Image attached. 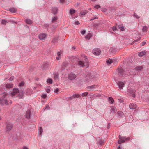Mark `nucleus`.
I'll return each mask as SVG.
<instances>
[{"mask_svg":"<svg viewBox=\"0 0 149 149\" xmlns=\"http://www.w3.org/2000/svg\"><path fill=\"white\" fill-rule=\"evenodd\" d=\"M8 94L4 92L3 93L2 97L0 98V104L1 105H9L12 104L11 100L8 98Z\"/></svg>","mask_w":149,"mask_h":149,"instance_id":"1","label":"nucleus"},{"mask_svg":"<svg viewBox=\"0 0 149 149\" xmlns=\"http://www.w3.org/2000/svg\"><path fill=\"white\" fill-rule=\"evenodd\" d=\"M96 73L93 71L89 72L86 74V80L87 82H89L91 79L95 78V77Z\"/></svg>","mask_w":149,"mask_h":149,"instance_id":"2","label":"nucleus"},{"mask_svg":"<svg viewBox=\"0 0 149 149\" xmlns=\"http://www.w3.org/2000/svg\"><path fill=\"white\" fill-rule=\"evenodd\" d=\"M117 73L119 76L121 77L123 76V74L125 73V70H124L122 67H119L118 69Z\"/></svg>","mask_w":149,"mask_h":149,"instance_id":"3","label":"nucleus"},{"mask_svg":"<svg viewBox=\"0 0 149 149\" xmlns=\"http://www.w3.org/2000/svg\"><path fill=\"white\" fill-rule=\"evenodd\" d=\"M76 77V75L72 72L69 74L68 75V79L71 81L75 79Z\"/></svg>","mask_w":149,"mask_h":149,"instance_id":"4","label":"nucleus"},{"mask_svg":"<svg viewBox=\"0 0 149 149\" xmlns=\"http://www.w3.org/2000/svg\"><path fill=\"white\" fill-rule=\"evenodd\" d=\"M13 125L10 123H7V125L6 126V130L7 132L11 130L13 128Z\"/></svg>","mask_w":149,"mask_h":149,"instance_id":"5","label":"nucleus"},{"mask_svg":"<svg viewBox=\"0 0 149 149\" xmlns=\"http://www.w3.org/2000/svg\"><path fill=\"white\" fill-rule=\"evenodd\" d=\"M101 50L99 48H97L93 50V54L96 55H99L101 53Z\"/></svg>","mask_w":149,"mask_h":149,"instance_id":"6","label":"nucleus"},{"mask_svg":"<svg viewBox=\"0 0 149 149\" xmlns=\"http://www.w3.org/2000/svg\"><path fill=\"white\" fill-rule=\"evenodd\" d=\"M111 113L113 115H114L117 111L116 108L113 106H111L110 107Z\"/></svg>","mask_w":149,"mask_h":149,"instance_id":"7","label":"nucleus"},{"mask_svg":"<svg viewBox=\"0 0 149 149\" xmlns=\"http://www.w3.org/2000/svg\"><path fill=\"white\" fill-rule=\"evenodd\" d=\"M118 138L119 139L118 140V144H120L122 143L125 142V141L124 139V137H123L120 135H119L118 136Z\"/></svg>","mask_w":149,"mask_h":149,"instance_id":"8","label":"nucleus"},{"mask_svg":"<svg viewBox=\"0 0 149 149\" xmlns=\"http://www.w3.org/2000/svg\"><path fill=\"white\" fill-rule=\"evenodd\" d=\"M128 90L129 95H130V96H132L133 97H135V92L132 89H128Z\"/></svg>","mask_w":149,"mask_h":149,"instance_id":"9","label":"nucleus"},{"mask_svg":"<svg viewBox=\"0 0 149 149\" xmlns=\"http://www.w3.org/2000/svg\"><path fill=\"white\" fill-rule=\"evenodd\" d=\"M98 86L97 85H93L92 86H88L86 88L91 90H94L95 88L98 87Z\"/></svg>","mask_w":149,"mask_h":149,"instance_id":"10","label":"nucleus"},{"mask_svg":"<svg viewBox=\"0 0 149 149\" xmlns=\"http://www.w3.org/2000/svg\"><path fill=\"white\" fill-rule=\"evenodd\" d=\"M31 114V111L30 110H27L25 115V117L27 119H29L30 118Z\"/></svg>","mask_w":149,"mask_h":149,"instance_id":"11","label":"nucleus"},{"mask_svg":"<svg viewBox=\"0 0 149 149\" xmlns=\"http://www.w3.org/2000/svg\"><path fill=\"white\" fill-rule=\"evenodd\" d=\"M46 36V34L43 33L40 34L38 36V38L39 39L41 40H44Z\"/></svg>","mask_w":149,"mask_h":149,"instance_id":"12","label":"nucleus"},{"mask_svg":"<svg viewBox=\"0 0 149 149\" xmlns=\"http://www.w3.org/2000/svg\"><path fill=\"white\" fill-rule=\"evenodd\" d=\"M58 9L57 7H52V12L54 14H56L57 13Z\"/></svg>","mask_w":149,"mask_h":149,"instance_id":"13","label":"nucleus"},{"mask_svg":"<svg viewBox=\"0 0 149 149\" xmlns=\"http://www.w3.org/2000/svg\"><path fill=\"white\" fill-rule=\"evenodd\" d=\"M68 64V63L67 61L63 62L61 65L62 69H64L65 68V67Z\"/></svg>","mask_w":149,"mask_h":149,"instance_id":"14","label":"nucleus"},{"mask_svg":"<svg viewBox=\"0 0 149 149\" xmlns=\"http://www.w3.org/2000/svg\"><path fill=\"white\" fill-rule=\"evenodd\" d=\"M19 92V90L17 89L14 90L13 92H11V95L12 96L16 95V94H17Z\"/></svg>","mask_w":149,"mask_h":149,"instance_id":"15","label":"nucleus"},{"mask_svg":"<svg viewBox=\"0 0 149 149\" xmlns=\"http://www.w3.org/2000/svg\"><path fill=\"white\" fill-rule=\"evenodd\" d=\"M136 107V106L134 104L131 103L129 105V108L132 109H135Z\"/></svg>","mask_w":149,"mask_h":149,"instance_id":"16","label":"nucleus"},{"mask_svg":"<svg viewBox=\"0 0 149 149\" xmlns=\"http://www.w3.org/2000/svg\"><path fill=\"white\" fill-rule=\"evenodd\" d=\"M118 85L119 88L120 89H122L124 85V84L123 82H119L118 84Z\"/></svg>","mask_w":149,"mask_h":149,"instance_id":"17","label":"nucleus"},{"mask_svg":"<svg viewBox=\"0 0 149 149\" xmlns=\"http://www.w3.org/2000/svg\"><path fill=\"white\" fill-rule=\"evenodd\" d=\"M8 10L9 11L13 13H16L17 11V9L14 7L10 8L8 9Z\"/></svg>","mask_w":149,"mask_h":149,"instance_id":"18","label":"nucleus"},{"mask_svg":"<svg viewBox=\"0 0 149 149\" xmlns=\"http://www.w3.org/2000/svg\"><path fill=\"white\" fill-rule=\"evenodd\" d=\"M49 67V65L48 63H45L43 64V68L45 70L48 69Z\"/></svg>","mask_w":149,"mask_h":149,"instance_id":"19","label":"nucleus"},{"mask_svg":"<svg viewBox=\"0 0 149 149\" xmlns=\"http://www.w3.org/2000/svg\"><path fill=\"white\" fill-rule=\"evenodd\" d=\"M58 36H55L52 41V42L55 43L58 42Z\"/></svg>","mask_w":149,"mask_h":149,"instance_id":"20","label":"nucleus"},{"mask_svg":"<svg viewBox=\"0 0 149 149\" xmlns=\"http://www.w3.org/2000/svg\"><path fill=\"white\" fill-rule=\"evenodd\" d=\"M18 93V96L19 98H22L23 97L24 94V92L23 91H21L19 92Z\"/></svg>","mask_w":149,"mask_h":149,"instance_id":"21","label":"nucleus"},{"mask_svg":"<svg viewBox=\"0 0 149 149\" xmlns=\"http://www.w3.org/2000/svg\"><path fill=\"white\" fill-rule=\"evenodd\" d=\"M117 114L118 115V117L119 118H121L123 117L124 115V113L121 111H118L117 113Z\"/></svg>","mask_w":149,"mask_h":149,"instance_id":"22","label":"nucleus"},{"mask_svg":"<svg viewBox=\"0 0 149 149\" xmlns=\"http://www.w3.org/2000/svg\"><path fill=\"white\" fill-rule=\"evenodd\" d=\"M32 90L27 89L25 91L26 94L28 95H29L32 93Z\"/></svg>","mask_w":149,"mask_h":149,"instance_id":"23","label":"nucleus"},{"mask_svg":"<svg viewBox=\"0 0 149 149\" xmlns=\"http://www.w3.org/2000/svg\"><path fill=\"white\" fill-rule=\"evenodd\" d=\"M5 86L7 88H12L13 87V84H9L7 83L6 84Z\"/></svg>","mask_w":149,"mask_h":149,"instance_id":"24","label":"nucleus"},{"mask_svg":"<svg viewBox=\"0 0 149 149\" xmlns=\"http://www.w3.org/2000/svg\"><path fill=\"white\" fill-rule=\"evenodd\" d=\"M143 68V67L142 66H139L136 67L135 68V70H136L138 71H139L141 70Z\"/></svg>","mask_w":149,"mask_h":149,"instance_id":"25","label":"nucleus"},{"mask_svg":"<svg viewBox=\"0 0 149 149\" xmlns=\"http://www.w3.org/2000/svg\"><path fill=\"white\" fill-rule=\"evenodd\" d=\"M25 22L28 24H31L32 23V21L29 19H27L25 20Z\"/></svg>","mask_w":149,"mask_h":149,"instance_id":"26","label":"nucleus"},{"mask_svg":"<svg viewBox=\"0 0 149 149\" xmlns=\"http://www.w3.org/2000/svg\"><path fill=\"white\" fill-rule=\"evenodd\" d=\"M108 100L109 103L111 104H113L114 101V100L112 97H109L108 98Z\"/></svg>","mask_w":149,"mask_h":149,"instance_id":"27","label":"nucleus"},{"mask_svg":"<svg viewBox=\"0 0 149 149\" xmlns=\"http://www.w3.org/2000/svg\"><path fill=\"white\" fill-rule=\"evenodd\" d=\"M78 64L79 65L82 67H84L85 66L84 63L81 61H79Z\"/></svg>","mask_w":149,"mask_h":149,"instance_id":"28","label":"nucleus"},{"mask_svg":"<svg viewBox=\"0 0 149 149\" xmlns=\"http://www.w3.org/2000/svg\"><path fill=\"white\" fill-rule=\"evenodd\" d=\"M88 13V11L86 10H84L81 11L80 13V14L83 15H84Z\"/></svg>","mask_w":149,"mask_h":149,"instance_id":"29","label":"nucleus"},{"mask_svg":"<svg viewBox=\"0 0 149 149\" xmlns=\"http://www.w3.org/2000/svg\"><path fill=\"white\" fill-rule=\"evenodd\" d=\"M58 19V17L57 16H55L52 19V22L53 23L55 22Z\"/></svg>","mask_w":149,"mask_h":149,"instance_id":"30","label":"nucleus"},{"mask_svg":"<svg viewBox=\"0 0 149 149\" xmlns=\"http://www.w3.org/2000/svg\"><path fill=\"white\" fill-rule=\"evenodd\" d=\"M146 53L145 51H142L139 52L138 54V56L140 57H141L145 55Z\"/></svg>","mask_w":149,"mask_h":149,"instance_id":"31","label":"nucleus"},{"mask_svg":"<svg viewBox=\"0 0 149 149\" xmlns=\"http://www.w3.org/2000/svg\"><path fill=\"white\" fill-rule=\"evenodd\" d=\"M92 36V35L91 33H88L85 37L86 39H89Z\"/></svg>","mask_w":149,"mask_h":149,"instance_id":"32","label":"nucleus"},{"mask_svg":"<svg viewBox=\"0 0 149 149\" xmlns=\"http://www.w3.org/2000/svg\"><path fill=\"white\" fill-rule=\"evenodd\" d=\"M81 56L82 57L84 58V60L85 61L87 62V63H88V60L86 56L84 54H82Z\"/></svg>","mask_w":149,"mask_h":149,"instance_id":"33","label":"nucleus"},{"mask_svg":"<svg viewBox=\"0 0 149 149\" xmlns=\"http://www.w3.org/2000/svg\"><path fill=\"white\" fill-rule=\"evenodd\" d=\"M113 62V61L111 59H109L106 61V63L108 65L111 64Z\"/></svg>","mask_w":149,"mask_h":149,"instance_id":"34","label":"nucleus"},{"mask_svg":"<svg viewBox=\"0 0 149 149\" xmlns=\"http://www.w3.org/2000/svg\"><path fill=\"white\" fill-rule=\"evenodd\" d=\"M75 12V10L73 9L72 8H71L70 9V14L72 15Z\"/></svg>","mask_w":149,"mask_h":149,"instance_id":"35","label":"nucleus"},{"mask_svg":"<svg viewBox=\"0 0 149 149\" xmlns=\"http://www.w3.org/2000/svg\"><path fill=\"white\" fill-rule=\"evenodd\" d=\"M148 27L146 26H143L142 29V31L144 32H146L147 31Z\"/></svg>","mask_w":149,"mask_h":149,"instance_id":"36","label":"nucleus"},{"mask_svg":"<svg viewBox=\"0 0 149 149\" xmlns=\"http://www.w3.org/2000/svg\"><path fill=\"white\" fill-rule=\"evenodd\" d=\"M8 22L7 21L5 20V19H3L2 20L1 22V24H2L5 25L6 24V23H7Z\"/></svg>","mask_w":149,"mask_h":149,"instance_id":"37","label":"nucleus"},{"mask_svg":"<svg viewBox=\"0 0 149 149\" xmlns=\"http://www.w3.org/2000/svg\"><path fill=\"white\" fill-rule=\"evenodd\" d=\"M73 96L74 97V98L75 97H80L81 98V97L80 95L79 94H75L74 95H73Z\"/></svg>","mask_w":149,"mask_h":149,"instance_id":"38","label":"nucleus"},{"mask_svg":"<svg viewBox=\"0 0 149 149\" xmlns=\"http://www.w3.org/2000/svg\"><path fill=\"white\" fill-rule=\"evenodd\" d=\"M40 136H41V134L43 132V129L42 127H40L39 128Z\"/></svg>","mask_w":149,"mask_h":149,"instance_id":"39","label":"nucleus"},{"mask_svg":"<svg viewBox=\"0 0 149 149\" xmlns=\"http://www.w3.org/2000/svg\"><path fill=\"white\" fill-rule=\"evenodd\" d=\"M24 83L23 81H22L21 83L19 84L18 86L19 87H21L24 86Z\"/></svg>","mask_w":149,"mask_h":149,"instance_id":"40","label":"nucleus"},{"mask_svg":"<svg viewBox=\"0 0 149 149\" xmlns=\"http://www.w3.org/2000/svg\"><path fill=\"white\" fill-rule=\"evenodd\" d=\"M88 93V92H85L83 93L81 95V96L82 97H85L87 96Z\"/></svg>","mask_w":149,"mask_h":149,"instance_id":"41","label":"nucleus"},{"mask_svg":"<svg viewBox=\"0 0 149 149\" xmlns=\"http://www.w3.org/2000/svg\"><path fill=\"white\" fill-rule=\"evenodd\" d=\"M47 82L49 84H52V80L51 79L49 78L47 79Z\"/></svg>","mask_w":149,"mask_h":149,"instance_id":"42","label":"nucleus"},{"mask_svg":"<svg viewBox=\"0 0 149 149\" xmlns=\"http://www.w3.org/2000/svg\"><path fill=\"white\" fill-rule=\"evenodd\" d=\"M110 51L111 52L114 53L115 52V49L113 47H111L110 49Z\"/></svg>","mask_w":149,"mask_h":149,"instance_id":"43","label":"nucleus"},{"mask_svg":"<svg viewBox=\"0 0 149 149\" xmlns=\"http://www.w3.org/2000/svg\"><path fill=\"white\" fill-rule=\"evenodd\" d=\"M112 29L114 31H117V29L116 26H113L112 27Z\"/></svg>","mask_w":149,"mask_h":149,"instance_id":"44","label":"nucleus"},{"mask_svg":"<svg viewBox=\"0 0 149 149\" xmlns=\"http://www.w3.org/2000/svg\"><path fill=\"white\" fill-rule=\"evenodd\" d=\"M130 139V137H128L126 138V137H124V139L125 141H128Z\"/></svg>","mask_w":149,"mask_h":149,"instance_id":"45","label":"nucleus"},{"mask_svg":"<svg viewBox=\"0 0 149 149\" xmlns=\"http://www.w3.org/2000/svg\"><path fill=\"white\" fill-rule=\"evenodd\" d=\"M130 139V137H128L126 138V137H124V139L125 141H128Z\"/></svg>","mask_w":149,"mask_h":149,"instance_id":"46","label":"nucleus"},{"mask_svg":"<svg viewBox=\"0 0 149 149\" xmlns=\"http://www.w3.org/2000/svg\"><path fill=\"white\" fill-rule=\"evenodd\" d=\"M99 144L100 145L103 144L104 143V141L103 140H100L99 142Z\"/></svg>","mask_w":149,"mask_h":149,"instance_id":"47","label":"nucleus"},{"mask_svg":"<svg viewBox=\"0 0 149 149\" xmlns=\"http://www.w3.org/2000/svg\"><path fill=\"white\" fill-rule=\"evenodd\" d=\"M98 26V24H93V27L94 28L97 29V27Z\"/></svg>","mask_w":149,"mask_h":149,"instance_id":"48","label":"nucleus"},{"mask_svg":"<svg viewBox=\"0 0 149 149\" xmlns=\"http://www.w3.org/2000/svg\"><path fill=\"white\" fill-rule=\"evenodd\" d=\"M101 6L98 5H96L94 6V8L96 9H98L99 8H100Z\"/></svg>","mask_w":149,"mask_h":149,"instance_id":"49","label":"nucleus"},{"mask_svg":"<svg viewBox=\"0 0 149 149\" xmlns=\"http://www.w3.org/2000/svg\"><path fill=\"white\" fill-rule=\"evenodd\" d=\"M86 32V31L85 30H83L81 31V33L82 35L84 34Z\"/></svg>","mask_w":149,"mask_h":149,"instance_id":"50","label":"nucleus"},{"mask_svg":"<svg viewBox=\"0 0 149 149\" xmlns=\"http://www.w3.org/2000/svg\"><path fill=\"white\" fill-rule=\"evenodd\" d=\"M133 16L135 17L137 19H138L139 18V17L135 13H134Z\"/></svg>","mask_w":149,"mask_h":149,"instance_id":"51","label":"nucleus"},{"mask_svg":"<svg viewBox=\"0 0 149 149\" xmlns=\"http://www.w3.org/2000/svg\"><path fill=\"white\" fill-rule=\"evenodd\" d=\"M49 24H45L44 25H43V26H44L45 27H49Z\"/></svg>","mask_w":149,"mask_h":149,"instance_id":"52","label":"nucleus"},{"mask_svg":"<svg viewBox=\"0 0 149 149\" xmlns=\"http://www.w3.org/2000/svg\"><path fill=\"white\" fill-rule=\"evenodd\" d=\"M47 96V95L46 94H43L42 95V97L44 99H45L46 97Z\"/></svg>","mask_w":149,"mask_h":149,"instance_id":"53","label":"nucleus"},{"mask_svg":"<svg viewBox=\"0 0 149 149\" xmlns=\"http://www.w3.org/2000/svg\"><path fill=\"white\" fill-rule=\"evenodd\" d=\"M101 11L102 12H105L106 11V8H102L101 9Z\"/></svg>","mask_w":149,"mask_h":149,"instance_id":"54","label":"nucleus"},{"mask_svg":"<svg viewBox=\"0 0 149 149\" xmlns=\"http://www.w3.org/2000/svg\"><path fill=\"white\" fill-rule=\"evenodd\" d=\"M58 76L57 74H55L54 75V78L55 79H58Z\"/></svg>","mask_w":149,"mask_h":149,"instance_id":"55","label":"nucleus"},{"mask_svg":"<svg viewBox=\"0 0 149 149\" xmlns=\"http://www.w3.org/2000/svg\"><path fill=\"white\" fill-rule=\"evenodd\" d=\"M14 76H12L10 78H9V80L10 81H12L14 79Z\"/></svg>","mask_w":149,"mask_h":149,"instance_id":"56","label":"nucleus"},{"mask_svg":"<svg viewBox=\"0 0 149 149\" xmlns=\"http://www.w3.org/2000/svg\"><path fill=\"white\" fill-rule=\"evenodd\" d=\"M59 91V90L58 88H56L54 90V92L55 93L58 92Z\"/></svg>","mask_w":149,"mask_h":149,"instance_id":"57","label":"nucleus"},{"mask_svg":"<svg viewBox=\"0 0 149 149\" xmlns=\"http://www.w3.org/2000/svg\"><path fill=\"white\" fill-rule=\"evenodd\" d=\"M98 19V17H95L94 18L90 19V21H92L95 19Z\"/></svg>","mask_w":149,"mask_h":149,"instance_id":"58","label":"nucleus"},{"mask_svg":"<svg viewBox=\"0 0 149 149\" xmlns=\"http://www.w3.org/2000/svg\"><path fill=\"white\" fill-rule=\"evenodd\" d=\"M74 98V97L73 96H73H71V97H69L68 99H70V100H72V99H73Z\"/></svg>","mask_w":149,"mask_h":149,"instance_id":"59","label":"nucleus"},{"mask_svg":"<svg viewBox=\"0 0 149 149\" xmlns=\"http://www.w3.org/2000/svg\"><path fill=\"white\" fill-rule=\"evenodd\" d=\"M120 29V31H124L125 30V29H124L123 26H122V27Z\"/></svg>","mask_w":149,"mask_h":149,"instance_id":"60","label":"nucleus"},{"mask_svg":"<svg viewBox=\"0 0 149 149\" xmlns=\"http://www.w3.org/2000/svg\"><path fill=\"white\" fill-rule=\"evenodd\" d=\"M79 22L78 21H76L75 22V24L78 25L79 24Z\"/></svg>","mask_w":149,"mask_h":149,"instance_id":"61","label":"nucleus"},{"mask_svg":"<svg viewBox=\"0 0 149 149\" xmlns=\"http://www.w3.org/2000/svg\"><path fill=\"white\" fill-rule=\"evenodd\" d=\"M50 108V107H49V106L48 105H47V106H46V107H45V109H49Z\"/></svg>","mask_w":149,"mask_h":149,"instance_id":"62","label":"nucleus"},{"mask_svg":"<svg viewBox=\"0 0 149 149\" xmlns=\"http://www.w3.org/2000/svg\"><path fill=\"white\" fill-rule=\"evenodd\" d=\"M146 43V42H143L142 43H141V44H142V46H144L145 44Z\"/></svg>","mask_w":149,"mask_h":149,"instance_id":"63","label":"nucleus"},{"mask_svg":"<svg viewBox=\"0 0 149 149\" xmlns=\"http://www.w3.org/2000/svg\"><path fill=\"white\" fill-rule=\"evenodd\" d=\"M50 91V90L49 89H48L46 90V92L48 93H49Z\"/></svg>","mask_w":149,"mask_h":149,"instance_id":"64","label":"nucleus"}]
</instances>
